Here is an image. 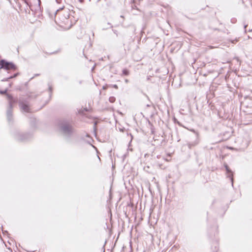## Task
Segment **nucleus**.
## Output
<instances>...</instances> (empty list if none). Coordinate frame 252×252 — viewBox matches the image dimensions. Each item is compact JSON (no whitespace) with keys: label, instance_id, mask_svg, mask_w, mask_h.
<instances>
[{"label":"nucleus","instance_id":"nucleus-5","mask_svg":"<svg viewBox=\"0 0 252 252\" xmlns=\"http://www.w3.org/2000/svg\"><path fill=\"white\" fill-rule=\"evenodd\" d=\"M123 73L125 75H128L129 74V71L126 69H124L123 70Z\"/></svg>","mask_w":252,"mask_h":252},{"label":"nucleus","instance_id":"nucleus-8","mask_svg":"<svg viewBox=\"0 0 252 252\" xmlns=\"http://www.w3.org/2000/svg\"><path fill=\"white\" fill-rule=\"evenodd\" d=\"M6 91H4V92H1V94H5L6 93Z\"/></svg>","mask_w":252,"mask_h":252},{"label":"nucleus","instance_id":"nucleus-7","mask_svg":"<svg viewBox=\"0 0 252 252\" xmlns=\"http://www.w3.org/2000/svg\"><path fill=\"white\" fill-rule=\"evenodd\" d=\"M237 41H238V40H234L233 41H232V42L233 43H236Z\"/></svg>","mask_w":252,"mask_h":252},{"label":"nucleus","instance_id":"nucleus-3","mask_svg":"<svg viewBox=\"0 0 252 252\" xmlns=\"http://www.w3.org/2000/svg\"><path fill=\"white\" fill-rule=\"evenodd\" d=\"M61 130L63 133H68L72 131V127L70 125H64L62 126Z\"/></svg>","mask_w":252,"mask_h":252},{"label":"nucleus","instance_id":"nucleus-6","mask_svg":"<svg viewBox=\"0 0 252 252\" xmlns=\"http://www.w3.org/2000/svg\"><path fill=\"white\" fill-rule=\"evenodd\" d=\"M80 3H83L84 1V0H78Z\"/></svg>","mask_w":252,"mask_h":252},{"label":"nucleus","instance_id":"nucleus-9","mask_svg":"<svg viewBox=\"0 0 252 252\" xmlns=\"http://www.w3.org/2000/svg\"><path fill=\"white\" fill-rule=\"evenodd\" d=\"M210 49H213V48H214V47H212V46H210Z\"/></svg>","mask_w":252,"mask_h":252},{"label":"nucleus","instance_id":"nucleus-4","mask_svg":"<svg viewBox=\"0 0 252 252\" xmlns=\"http://www.w3.org/2000/svg\"><path fill=\"white\" fill-rule=\"evenodd\" d=\"M17 76V74H15L13 76H11L6 79H5L4 80H3L2 81H8L10 79H12V78H15L16 77V76Z\"/></svg>","mask_w":252,"mask_h":252},{"label":"nucleus","instance_id":"nucleus-1","mask_svg":"<svg viewBox=\"0 0 252 252\" xmlns=\"http://www.w3.org/2000/svg\"><path fill=\"white\" fill-rule=\"evenodd\" d=\"M0 68H4L7 70L15 71L17 69L16 66L12 63H9L2 60L0 61Z\"/></svg>","mask_w":252,"mask_h":252},{"label":"nucleus","instance_id":"nucleus-2","mask_svg":"<svg viewBox=\"0 0 252 252\" xmlns=\"http://www.w3.org/2000/svg\"><path fill=\"white\" fill-rule=\"evenodd\" d=\"M20 109L22 111L25 112H30L31 109L29 105L25 102H21L19 103Z\"/></svg>","mask_w":252,"mask_h":252}]
</instances>
